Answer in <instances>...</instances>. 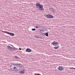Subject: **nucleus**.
<instances>
[{
  "label": "nucleus",
  "mask_w": 75,
  "mask_h": 75,
  "mask_svg": "<svg viewBox=\"0 0 75 75\" xmlns=\"http://www.w3.org/2000/svg\"><path fill=\"white\" fill-rule=\"evenodd\" d=\"M35 37L36 38H39L38 36L37 35H35Z\"/></svg>",
  "instance_id": "obj_15"
},
{
  "label": "nucleus",
  "mask_w": 75,
  "mask_h": 75,
  "mask_svg": "<svg viewBox=\"0 0 75 75\" xmlns=\"http://www.w3.org/2000/svg\"><path fill=\"white\" fill-rule=\"evenodd\" d=\"M17 65H18V67H20L19 68H21V67H22L23 65H21V64H19L18 63H17Z\"/></svg>",
  "instance_id": "obj_12"
},
{
  "label": "nucleus",
  "mask_w": 75,
  "mask_h": 75,
  "mask_svg": "<svg viewBox=\"0 0 75 75\" xmlns=\"http://www.w3.org/2000/svg\"><path fill=\"white\" fill-rule=\"evenodd\" d=\"M32 31H35V28L32 29Z\"/></svg>",
  "instance_id": "obj_19"
},
{
  "label": "nucleus",
  "mask_w": 75,
  "mask_h": 75,
  "mask_svg": "<svg viewBox=\"0 0 75 75\" xmlns=\"http://www.w3.org/2000/svg\"><path fill=\"white\" fill-rule=\"evenodd\" d=\"M25 72V69H23L20 72V73L21 74H24Z\"/></svg>",
  "instance_id": "obj_10"
},
{
  "label": "nucleus",
  "mask_w": 75,
  "mask_h": 75,
  "mask_svg": "<svg viewBox=\"0 0 75 75\" xmlns=\"http://www.w3.org/2000/svg\"><path fill=\"white\" fill-rule=\"evenodd\" d=\"M43 31H44V30L42 29L40 30V31H43Z\"/></svg>",
  "instance_id": "obj_22"
},
{
  "label": "nucleus",
  "mask_w": 75,
  "mask_h": 75,
  "mask_svg": "<svg viewBox=\"0 0 75 75\" xmlns=\"http://www.w3.org/2000/svg\"><path fill=\"white\" fill-rule=\"evenodd\" d=\"M7 49L8 50H12V49L13 48V47L9 46H7Z\"/></svg>",
  "instance_id": "obj_9"
},
{
  "label": "nucleus",
  "mask_w": 75,
  "mask_h": 75,
  "mask_svg": "<svg viewBox=\"0 0 75 75\" xmlns=\"http://www.w3.org/2000/svg\"><path fill=\"white\" fill-rule=\"evenodd\" d=\"M73 69H75V68H74Z\"/></svg>",
  "instance_id": "obj_28"
},
{
  "label": "nucleus",
  "mask_w": 75,
  "mask_h": 75,
  "mask_svg": "<svg viewBox=\"0 0 75 75\" xmlns=\"http://www.w3.org/2000/svg\"><path fill=\"white\" fill-rule=\"evenodd\" d=\"M26 52H31L32 51V50L28 48L26 50Z\"/></svg>",
  "instance_id": "obj_8"
},
{
  "label": "nucleus",
  "mask_w": 75,
  "mask_h": 75,
  "mask_svg": "<svg viewBox=\"0 0 75 75\" xmlns=\"http://www.w3.org/2000/svg\"><path fill=\"white\" fill-rule=\"evenodd\" d=\"M10 69H11V70H12V71H14V70H16V71H17L16 66H14L13 67H11V68Z\"/></svg>",
  "instance_id": "obj_5"
},
{
  "label": "nucleus",
  "mask_w": 75,
  "mask_h": 75,
  "mask_svg": "<svg viewBox=\"0 0 75 75\" xmlns=\"http://www.w3.org/2000/svg\"><path fill=\"white\" fill-rule=\"evenodd\" d=\"M19 49L20 50H21V48H19Z\"/></svg>",
  "instance_id": "obj_26"
},
{
  "label": "nucleus",
  "mask_w": 75,
  "mask_h": 75,
  "mask_svg": "<svg viewBox=\"0 0 75 75\" xmlns=\"http://www.w3.org/2000/svg\"><path fill=\"white\" fill-rule=\"evenodd\" d=\"M52 44L53 45H58V42L54 41L52 43Z\"/></svg>",
  "instance_id": "obj_7"
},
{
  "label": "nucleus",
  "mask_w": 75,
  "mask_h": 75,
  "mask_svg": "<svg viewBox=\"0 0 75 75\" xmlns=\"http://www.w3.org/2000/svg\"><path fill=\"white\" fill-rule=\"evenodd\" d=\"M35 28H38V26H35Z\"/></svg>",
  "instance_id": "obj_23"
},
{
  "label": "nucleus",
  "mask_w": 75,
  "mask_h": 75,
  "mask_svg": "<svg viewBox=\"0 0 75 75\" xmlns=\"http://www.w3.org/2000/svg\"><path fill=\"white\" fill-rule=\"evenodd\" d=\"M16 64H15L14 63H13V64H11V66L10 67V68H11V67H14V66H16Z\"/></svg>",
  "instance_id": "obj_11"
},
{
  "label": "nucleus",
  "mask_w": 75,
  "mask_h": 75,
  "mask_svg": "<svg viewBox=\"0 0 75 75\" xmlns=\"http://www.w3.org/2000/svg\"><path fill=\"white\" fill-rule=\"evenodd\" d=\"M14 58H18V57L17 56H15Z\"/></svg>",
  "instance_id": "obj_21"
},
{
  "label": "nucleus",
  "mask_w": 75,
  "mask_h": 75,
  "mask_svg": "<svg viewBox=\"0 0 75 75\" xmlns=\"http://www.w3.org/2000/svg\"><path fill=\"white\" fill-rule=\"evenodd\" d=\"M39 10H41V11H44V8H43V6L42 5H40L39 6Z\"/></svg>",
  "instance_id": "obj_2"
},
{
  "label": "nucleus",
  "mask_w": 75,
  "mask_h": 75,
  "mask_svg": "<svg viewBox=\"0 0 75 75\" xmlns=\"http://www.w3.org/2000/svg\"><path fill=\"white\" fill-rule=\"evenodd\" d=\"M57 69L59 71H62L64 70V68L62 66H59V67L57 68Z\"/></svg>",
  "instance_id": "obj_4"
},
{
  "label": "nucleus",
  "mask_w": 75,
  "mask_h": 75,
  "mask_svg": "<svg viewBox=\"0 0 75 75\" xmlns=\"http://www.w3.org/2000/svg\"><path fill=\"white\" fill-rule=\"evenodd\" d=\"M46 17L47 18H54V16L52 15H51L50 14L47 15Z\"/></svg>",
  "instance_id": "obj_3"
},
{
  "label": "nucleus",
  "mask_w": 75,
  "mask_h": 75,
  "mask_svg": "<svg viewBox=\"0 0 75 75\" xmlns=\"http://www.w3.org/2000/svg\"><path fill=\"white\" fill-rule=\"evenodd\" d=\"M55 9H54L53 8H52V10H51V11H53V12H54V11H55Z\"/></svg>",
  "instance_id": "obj_17"
},
{
  "label": "nucleus",
  "mask_w": 75,
  "mask_h": 75,
  "mask_svg": "<svg viewBox=\"0 0 75 75\" xmlns=\"http://www.w3.org/2000/svg\"><path fill=\"white\" fill-rule=\"evenodd\" d=\"M2 33H6V34H7L9 35H10L11 36H14V34L13 33H10L7 31H2Z\"/></svg>",
  "instance_id": "obj_1"
},
{
  "label": "nucleus",
  "mask_w": 75,
  "mask_h": 75,
  "mask_svg": "<svg viewBox=\"0 0 75 75\" xmlns=\"http://www.w3.org/2000/svg\"><path fill=\"white\" fill-rule=\"evenodd\" d=\"M45 35H46V36L47 37H48V33H46L45 34Z\"/></svg>",
  "instance_id": "obj_16"
},
{
  "label": "nucleus",
  "mask_w": 75,
  "mask_h": 75,
  "mask_svg": "<svg viewBox=\"0 0 75 75\" xmlns=\"http://www.w3.org/2000/svg\"><path fill=\"white\" fill-rule=\"evenodd\" d=\"M55 49H58V47H54Z\"/></svg>",
  "instance_id": "obj_18"
},
{
  "label": "nucleus",
  "mask_w": 75,
  "mask_h": 75,
  "mask_svg": "<svg viewBox=\"0 0 75 75\" xmlns=\"http://www.w3.org/2000/svg\"><path fill=\"white\" fill-rule=\"evenodd\" d=\"M34 74L35 75H36V74Z\"/></svg>",
  "instance_id": "obj_29"
},
{
  "label": "nucleus",
  "mask_w": 75,
  "mask_h": 75,
  "mask_svg": "<svg viewBox=\"0 0 75 75\" xmlns=\"http://www.w3.org/2000/svg\"><path fill=\"white\" fill-rule=\"evenodd\" d=\"M15 65L17 71H18V70H19V69H20V66H18L17 65V64H15Z\"/></svg>",
  "instance_id": "obj_6"
},
{
  "label": "nucleus",
  "mask_w": 75,
  "mask_h": 75,
  "mask_svg": "<svg viewBox=\"0 0 75 75\" xmlns=\"http://www.w3.org/2000/svg\"><path fill=\"white\" fill-rule=\"evenodd\" d=\"M13 50V51H16L17 49L15 47H12V50Z\"/></svg>",
  "instance_id": "obj_13"
},
{
  "label": "nucleus",
  "mask_w": 75,
  "mask_h": 75,
  "mask_svg": "<svg viewBox=\"0 0 75 75\" xmlns=\"http://www.w3.org/2000/svg\"><path fill=\"white\" fill-rule=\"evenodd\" d=\"M11 45V46H12V47H14V46H13V45Z\"/></svg>",
  "instance_id": "obj_24"
},
{
  "label": "nucleus",
  "mask_w": 75,
  "mask_h": 75,
  "mask_svg": "<svg viewBox=\"0 0 75 75\" xmlns=\"http://www.w3.org/2000/svg\"><path fill=\"white\" fill-rule=\"evenodd\" d=\"M36 25H37V26H39V25L36 24Z\"/></svg>",
  "instance_id": "obj_25"
},
{
  "label": "nucleus",
  "mask_w": 75,
  "mask_h": 75,
  "mask_svg": "<svg viewBox=\"0 0 75 75\" xmlns=\"http://www.w3.org/2000/svg\"><path fill=\"white\" fill-rule=\"evenodd\" d=\"M37 74V75H40V74Z\"/></svg>",
  "instance_id": "obj_27"
},
{
  "label": "nucleus",
  "mask_w": 75,
  "mask_h": 75,
  "mask_svg": "<svg viewBox=\"0 0 75 75\" xmlns=\"http://www.w3.org/2000/svg\"><path fill=\"white\" fill-rule=\"evenodd\" d=\"M52 9V8H50L49 10H50L51 11Z\"/></svg>",
  "instance_id": "obj_20"
},
{
  "label": "nucleus",
  "mask_w": 75,
  "mask_h": 75,
  "mask_svg": "<svg viewBox=\"0 0 75 75\" xmlns=\"http://www.w3.org/2000/svg\"><path fill=\"white\" fill-rule=\"evenodd\" d=\"M40 5V4H39V3H37L36 4V6L37 7H39V6Z\"/></svg>",
  "instance_id": "obj_14"
},
{
  "label": "nucleus",
  "mask_w": 75,
  "mask_h": 75,
  "mask_svg": "<svg viewBox=\"0 0 75 75\" xmlns=\"http://www.w3.org/2000/svg\"><path fill=\"white\" fill-rule=\"evenodd\" d=\"M0 42H1V41H0Z\"/></svg>",
  "instance_id": "obj_30"
}]
</instances>
